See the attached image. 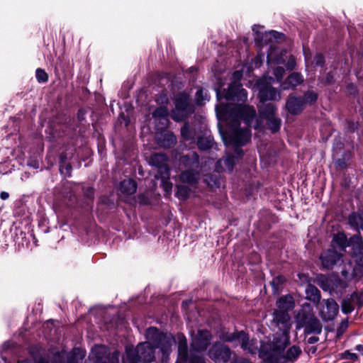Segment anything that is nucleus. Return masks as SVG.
Masks as SVG:
<instances>
[{
	"mask_svg": "<svg viewBox=\"0 0 363 363\" xmlns=\"http://www.w3.org/2000/svg\"><path fill=\"white\" fill-rule=\"evenodd\" d=\"M222 111L230 128L226 135L223 137V141L226 146H234L236 156L228 155L220 159L216 163V170L232 172L236 160L243 154L240 146L246 145L251 139L250 127L255 118L256 111L253 106L241 104L230 108L224 106Z\"/></svg>",
	"mask_w": 363,
	"mask_h": 363,
	"instance_id": "1",
	"label": "nucleus"
},
{
	"mask_svg": "<svg viewBox=\"0 0 363 363\" xmlns=\"http://www.w3.org/2000/svg\"><path fill=\"white\" fill-rule=\"evenodd\" d=\"M289 343V337H287L286 342L282 346L277 340L263 343L259 350V355L264 362L269 363L294 362L301 354V350L298 346L294 345L284 353Z\"/></svg>",
	"mask_w": 363,
	"mask_h": 363,
	"instance_id": "2",
	"label": "nucleus"
},
{
	"mask_svg": "<svg viewBox=\"0 0 363 363\" xmlns=\"http://www.w3.org/2000/svg\"><path fill=\"white\" fill-rule=\"evenodd\" d=\"M290 315L286 311L275 310L273 313L272 323L278 328L279 333H276L274 335L273 340L278 341L281 345H284L287 341L289 336L291 323Z\"/></svg>",
	"mask_w": 363,
	"mask_h": 363,
	"instance_id": "3",
	"label": "nucleus"
},
{
	"mask_svg": "<svg viewBox=\"0 0 363 363\" xmlns=\"http://www.w3.org/2000/svg\"><path fill=\"white\" fill-rule=\"evenodd\" d=\"M147 337L154 347L160 348L164 354H167L171 350V347L175 340L170 334L161 333L156 328H150L147 330Z\"/></svg>",
	"mask_w": 363,
	"mask_h": 363,
	"instance_id": "4",
	"label": "nucleus"
},
{
	"mask_svg": "<svg viewBox=\"0 0 363 363\" xmlns=\"http://www.w3.org/2000/svg\"><path fill=\"white\" fill-rule=\"evenodd\" d=\"M297 322L301 326L305 327L306 333L320 334L322 332L321 323L311 312L300 311L297 315Z\"/></svg>",
	"mask_w": 363,
	"mask_h": 363,
	"instance_id": "5",
	"label": "nucleus"
},
{
	"mask_svg": "<svg viewBox=\"0 0 363 363\" xmlns=\"http://www.w3.org/2000/svg\"><path fill=\"white\" fill-rule=\"evenodd\" d=\"M232 354L230 348L220 341L213 342L208 351V357L215 363H228Z\"/></svg>",
	"mask_w": 363,
	"mask_h": 363,
	"instance_id": "6",
	"label": "nucleus"
},
{
	"mask_svg": "<svg viewBox=\"0 0 363 363\" xmlns=\"http://www.w3.org/2000/svg\"><path fill=\"white\" fill-rule=\"evenodd\" d=\"M86 351L79 347L74 348L71 352L62 351L57 352L53 358L54 363H83Z\"/></svg>",
	"mask_w": 363,
	"mask_h": 363,
	"instance_id": "7",
	"label": "nucleus"
},
{
	"mask_svg": "<svg viewBox=\"0 0 363 363\" xmlns=\"http://www.w3.org/2000/svg\"><path fill=\"white\" fill-rule=\"evenodd\" d=\"M211 333L206 329L199 330L196 335L192 338L191 342V350L196 352L205 351L212 340Z\"/></svg>",
	"mask_w": 363,
	"mask_h": 363,
	"instance_id": "8",
	"label": "nucleus"
},
{
	"mask_svg": "<svg viewBox=\"0 0 363 363\" xmlns=\"http://www.w3.org/2000/svg\"><path fill=\"white\" fill-rule=\"evenodd\" d=\"M224 97L227 101L243 103L247 99V92L238 81H235L229 85Z\"/></svg>",
	"mask_w": 363,
	"mask_h": 363,
	"instance_id": "9",
	"label": "nucleus"
},
{
	"mask_svg": "<svg viewBox=\"0 0 363 363\" xmlns=\"http://www.w3.org/2000/svg\"><path fill=\"white\" fill-rule=\"evenodd\" d=\"M350 244L352 247V254L356 264L363 269V241L359 230L358 235H354L350 238Z\"/></svg>",
	"mask_w": 363,
	"mask_h": 363,
	"instance_id": "10",
	"label": "nucleus"
},
{
	"mask_svg": "<svg viewBox=\"0 0 363 363\" xmlns=\"http://www.w3.org/2000/svg\"><path fill=\"white\" fill-rule=\"evenodd\" d=\"M325 305L323 306L320 315L323 321H330L333 320L338 313L339 306L333 298H328L323 301Z\"/></svg>",
	"mask_w": 363,
	"mask_h": 363,
	"instance_id": "11",
	"label": "nucleus"
},
{
	"mask_svg": "<svg viewBox=\"0 0 363 363\" xmlns=\"http://www.w3.org/2000/svg\"><path fill=\"white\" fill-rule=\"evenodd\" d=\"M341 255L333 250L323 252L320 256L322 266L325 269H331L340 259Z\"/></svg>",
	"mask_w": 363,
	"mask_h": 363,
	"instance_id": "12",
	"label": "nucleus"
},
{
	"mask_svg": "<svg viewBox=\"0 0 363 363\" xmlns=\"http://www.w3.org/2000/svg\"><path fill=\"white\" fill-rule=\"evenodd\" d=\"M137 346L142 362L150 363L154 360L155 348L151 342L140 343Z\"/></svg>",
	"mask_w": 363,
	"mask_h": 363,
	"instance_id": "13",
	"label": "nucleus"
},
{
	"mask_svg": "<svg viewBox=\"0 0 363 363\" xmlns=\"http://www.w3.org/2000/svg\"><path fill=\"white\" fill-rule=\"evenodd\" d=\"M259 98L262 103L267 101H274L280 99V93L277 89L272 87L270 85H262L259 87Z\"/></svg>",
	"mask_w": 363,
	"mask_h": 363,
	"instance_id": "14",
	"label": "nucleus"
},
{
	"mask_svg": "<svg viewBox=\"0 0 363 363\" xmlns=\"http://www.w3.org/2000/svg\"><path fill=\"white\" fill-rule=\"evenodd\" d=\"M111 354L106 347L97 346L92 350L91 356L94 363H108Z\"/></svg>",
	"mask_w": 363,
	"mask_h": 363,
	"instance_id": "15",
	"label": "nucleus"
},
{
	"mask_svg": "<svg viewBox=\"0 0 363 363\" xmlns=\"http://www.w3.org/2000/svg\"><path fill=\"white\" fill-rule=\"evenodd\" d=\"M220 339L223 342H238L241 347H245L247 342L246 333L243 331L235 333H225L220 335Z\"/></svg>",
	"mask_w": 363,
	"mask_h": 363,
	"instance_id": "16",
	"label": "nucleus"
},
{
	"mask_svg": "<svg viewBox=\"0 0 363 363\" xmlns=\"http://www.w3.org/2000/svg\"><path fill=\"white\" fill-rule=\"evenodd\" d=\"M286 107L290 113L293 115L298 114L304 108L303 99L301 96H289Z\"/></svg>",
	"mask_w": 363,
	"mask_h": 363,
	"instance_id": "17",
	"label": "nucleus"
},
{
	"mask_svg": "<svg viewBox=\"0 0 363 363\" xmlns=\"http://www.w3.org/2000/svg\"><path fill=\"white\" fill-rule=\"evenodd\" d=\"M303 82V78L300 73L293 72L287 77L283 83H281V88L283 90L294 89Z\"/></svg>",
	"mask_w": 363,
	"mask_h": 363,
	"instance_id": "18",
	"label": "nucleus"
},
{
	"mask_svg": "<svg viewBox=\"0 0 363 363\" xmlns=\"http://www.w3.org/2000/svg\"><path fill=\"white\" fill-rule=\"evenodd\" d=\"M178 361L177 363L186 362L188 360V345L184 335H178Z\"/></svg>",
	"mask_w": 363,
	"mask_h": 363,
	"instance_id": "19",
	"label": "nucleus"
},
{
	"mask_svg": "<svg viewBox=\"0 0 363 363\" xmlns=\"http://www.w3.org/2000/svg\"><path fill=\"white\" fill-rule=\"evenodd\" d=\"M181 164L186 168L194 169L198 168L199 164V155L192 152L185 155H183L180 158Z\"/></svg>",
	"mask_w": 363,
	"mask_h": 363,
	"instance_id": "20",
	"label": "nucleus"
},
{
	"mask_svg": "<svg viewBox=\"0 0 363 363\" xmlns=\"http://www.w3.org/2000/svg\"><path fill=\"white\" fill-rule=\"evenodd\" d=\"M276 305L279 311H286L294 309L295 306L294 298L290 294L281 296L277 301Z\"/></svg>",
	"mask_w": 363,
	"mask_h": 363,
	"instance_id": "21",
	"label": "nucleus"
},
{
	"mask_svg": "<svg viewBox=\"0 0 363 363\" xmlns=\"http://www.w3.org/2000/svg\"><path fill=\"white\" fill-rule=\"evenodd\" d=\"M142 362L138 346L135 348L126 347L125 354L122 357V363H140Z\"/></svg>",
	"mask_w": 363,
	"mask_h": 363,
	"instance_id": "22",
	"label": "nucleus"
},
{
	"mask_svg": "<svg viewBox=\"0 0 363 363\" xmlns=\"http://www.w3.org/2000/svg\"><path fill=\"white\" fill-rule=\"evenodd\" d=\"M277 107L272 103L265 104L262 103V106L259 108V114L260 117L264 120L275 116Z\"/></svg>",
	"mask_w": 363,
	"mask_h": 363,
	"instance_id": "23",
	"label": "nucleus"
},
{
	"mask_svg": "<svg viewBox=\"0 0 363 363\" xmlns=\"http://www.w3.org/2000/svg\"><path fill=\"white\" fill-rule=\"evenodd\" d=\"M199 177V173L193 169H186L183 171L179 176L180 180L184 183L189 184H195L197 183Z\"/></svg>",
	"mask_w": 363,
	"mask_h": 363,
	"instance_id": "24",
	"label": "nucleus"
},
{
	"mask_svg": "<svg viewBox=\"0 0 363 363\" xmlns=\"http://www.w3.org/2000/svg\"><path fill=\"white\" fill-rule=\"evenodd\" d=\"M136 190L137 184L133 179H125L120 184V191L122 194L131 195L135 194Z\"/></svg>",
	"mask_w": 363,
	"mask_h": 363,
	"instance_id": "25",
	"label": "nucleus"
},
{
	"mask_svg": "<svg viewBox=\"0 0 363 363\" xmlns=\"http://www.w3.org/2000/svg\"><path fill=\"white\" fill-rule=\"evenodd\" d=\"M306 298L314 304L319 303L321 298L320 292L317 287L312 284H308L306 289Z\"/></svg>",
	"mask_w": 363,
	"mask_h": 363,
	"instance_id": "26",
	"label": "nucleus"
},
{
	"mask_svg": "<svg viewBox=\"0 0 363 363\" xmlns=\"http://www.w3.org/2000/svg\"><path fill=\"white\" fill-rule=\"evenodd\" d=\"M213 138L211 135H207L205 133L199 136L197 140V146L200 150H207L213 147Z\"/></svg>",
	"mask_w": 363,
	"mask_h": 363,
	"instance_id": "27",
	"label": "nucleus"
},
{
	"mask_svg": "<svg viewBox=\"0 0 363 363\" xmlns=\"http://www.w3.org/2000/svg\"><path fill=\"white\" fill-rule=\"evenodd\" d=\"M189 106V95L185 92L179 93L175 99V108L187 111Z\"/></svg>",
	"mask_w": 363,
	"mask_h": 363,
	"instance_id": "28",
	"label": "nucleus"
},
{
	"mask_svg": "<svg viewBox=\"0 0 363 363\" xmlns=\"http://www.w3.org/2000/svg\"><path fill=\"white\" fill-rule=\"evenodd\" d=\"M338 281L335 276L324 277L321 276L318 279L319 286L323 290L329 291L330 294L333 293V281Z\"/></svg>",
	"mask_w": 363,
	"mask_h": 363,
	"instance_id": "29",
	"label": "nucleus"
},
{
	"mask_svg": "<svg viewBox=\"0 0 363 363\" xmlns=\"http://www.w3.org/2000/svg\"><path fill=\"white\" fill-rule=\"evenodd\" d=\"M167 157L164 154L155 153L150 158V164L158 168L166 167Z\"/></svg>",
	"mask_w": 363,
	"mask_h": 363,
	"instance_id": "30",
	"label": "nucleus"
},
{
	"mask_svg": "<svg viewBox=\"0 0 363 363\" xmlns=\"http://www.w3.org/2000/svg\"><path fill=\"white\" fill-rule=\"evenodd\" d=\"M266 124L269 130L272 133H277L280 130L281 120L277 116L266 120Z\"/></svg>",
	"mask_w": 363,
	"mask_h": 363,
	"instance_id": "31",
	"label": "nucleus"
},
{
	"mask_svg": "<svg viewBox=\"0 0 363 363\" xmlns=\"http://www.w3.org/2000/svg\"><path fill=\"white\" fill-rule=\"evenodd\" d=\"M191 193V189L189 187L185 185H177V191L175 193L176 197H177L179 200L185 201L186 200Z\"/></svg>",
	"mask_w": 363,
	"mask_h": 363,
	"instance_id": "32",
	"label": "nucleus"
},
{
	"mask_svg": "<svg viewBox=\"0 0 363 363\" xmlns=\"http://www.w3.org/2000/svg\"><path fill=\"white\" fill-rule=\"evenodd\" d=\"M177 142L175 135L171 133H167L162 135V139L160 143L164 147H171Z\"/></svg>",
	"mask_w": 363,
	"mask_h": 363,
	"instance_id": "33",
	"label": "nucleus"
},
{
	"mask_svg": "<svg viewBox=\"0 0 363 363\" xmlns=\"http://www.w3.org/2000/svg\"><path fill=\"white\" fill-rule=\"evenodd\" d=\"M181 135L185 140H193L196 137V131L189 128L188 123H184L181 128Z\"/></svg>",
	"mask_w": 363,
	"mask_h": 363,
	"instance_id": "34",
	"label": "nucleus"
},
{
	"mask_svg": "<svg viewBox=\"0 0 363 363\" xmlns=\"http://www.w3.org/2000/svg\"><path fill=\"white\" fill-rule=\"evenodd\" d=\"M169 116V110L167 106H162L157 108L154 112L152 113V116L154 118H158L162 120L168 122L167 117Z\"/></svg>",
	"mask_w": 363,
	"mask_h": 363,
	"instance_id": "35",
	"label": "nucleus"
},
{
	"mask_svg": "<svg viewBox=\"0 0 363 363\" xmlns=\"http://www.w3.org/2000/svg\"><path fill=\"white\" fill-rule=\"evenodd\" d=\"M209 98L206 91L199 89L195 94V102L197 105H203L206 101H209Z\"/></svg>",
	"mask_w": 363,
	"mask_h": 363,
	"instance_id": "36",
	"label": "nucleus"
},
{
	"mask_svg": "<svg viewBox=\"0 0 363 363\" xmlns=\"http://www.w3.org/2000/svg\"><path fill=\"white\" fill-rule=\"evenodd\" d=\"M349 223L351 226L359 230V228H362V218L361 216L356 213H352L348 218Z\"/></svg>",
	"mask_w": 363,
	"mask_h": 363,
	"instance_id": "37",
	"label": "nucleus"
},
{
	"mask_svg": "<svg viewBox=\"0 0 363 363\" xmlns=\"http://www.w3.org/2000/svg\"><path fill=\"white\" fill-rule=\"evenodd\" d=\"M302 99H303L304 106L307 104H312L318 99V94L313 90H308Z\"/></svg>",
	"mask_w": 363,
	"mask_h": 363,
	"instance_id": "38",
	"label": "nucleus"
},
{
	"mask_svg": "<svg viewBox=\"0 0 363 363\" xmlns=\"http://www.w3.org/2000/svg\"><path fill=\"white\" fill-rule=\"evenodd\" d=\"M187 111L175 108L172 111V118L177 122L184 121L186 117Z\"/></svg>",
	"mask_w": 363,
	"mask_h": 363,
	"instance_id": "39",
	"label": "nucleus"
},
{
	"mask_svg": "<svg viewBox=\"0 0 363 363\" xmlns=\"http://www.w3.org/2000/svg\"><path fill=\"white\" fill-rule=\"evenodd\" d=\"M333 241L342 249L347 246H351L350 244V240L347 241V238L344 234H338L335 235L333 238Z\"/></svg>",
	"mask_w": 363,
	"mask_h": 363,
	"instance_id": "40",
	"label": "nucleus"
},
{
	"mask_svg": "<svg viewBox=\"0 0 363 363\" xmlns=\"http://www.w3.org/2000/svg\"><path fill=\"white\" fill-rule=\"evenodd\" d=\"M335 278L338 281H333V292H335L336 294L339 292L342 293V291L347 286V284L345 281L342 280L338 277L335 276Z\"/></svg>",
	"mask_w": 363,
	"mask_h": 363,
	"instance_id": "41",
	"label": "nucleus"
},
{
	"mask_svg": "<svg viewBox=\"0 0 363 363\" xmlns=\"http://www.w3.org/2000/svg\"><path fill=\"white\" fill-rule=\"evenodd\" d=\"M247 342L245 344V347H241L244 350H247L249 352L252 354H255L257 350V346L255 345L256 342H254L253 340H250L248 335L246 334Z\"/></svg>",
	"mask_w": 363,
	"mask_h": 363,
	"instance_id": "42",
	"label": "nucleus"
},
{
	"mask_svg": "<svg viewBox=\"0 0 363 363\" xmlns=\"http://www.w3.org/2000/svg\"><path fill=\"white\" fill-rule=\"evenodd\" d=\"M35 77L38 82L44 83L48 80V75L46 72L40 68H38L35 71Z\"/></svg>",
	"mask_w": 363,
	"mask_h": 363,
	"instance_id": "43",
	"label": "nucleus"
},
{
	"mask_svg": "<svg viewBox=\"0 0 363 363\" xmlns=\"http://www.w3.org/2000/svg\"><path fill=\"white\" fill-rule=\"evenodd\" d=\"M341 359H350L352 362H355L358 359V356L357 354L351 352L350 350H345L344 352L340 354Z\"/></svg>",
	"mask_w": 363,
	"mask_h": 363,
	"instance_id": "44",
	"label": "nucleus"
},
{
	"mask_svg": "<svg viewBox=\"0 0 363 363\" xmlns=\"http://www.w3.org/2000/svg\"><path fill=\"white\" fill-rule=\"evenodd\" d=\"M341 306H342V311L345 314L350 313L354 310L353 305L348 300H344L342 302Z\"/></svg>",
	"mask_w": 363,
	"mask_h": 363,
	"instance_id": "45",
	"label": "nucleus"
},
{
	"mask_svg": "<svg viewBox=\"0 0 363 363\" xmlns=\"http://www.w3.org/2000/svg\"><path fill=\"white\" fill-rule=\"evenodd\" d=\"M60 171L61 174L69 177L72 172V166L69 163L65 162V163L60 164Z\"/></svg>",
	"mask_w": 363,
	"mask_h": 363,
	"instance_id": "46",
	"label": "nucleus"
},
{
	"mask_svg": "<svg viewBox=\"0 0 363 363\" xmlns=\"http://www.w3.org/2000/svg\"><path fill=\"white\" fill-rule=\"evenodd\" d=\"M273 74L276 77L278 82H281L285 74V70L282 67H277L274 71Z\"/></svg>",
	"mask_w": 363,
	"mask_h": 363,
	"instance_id": "47",
	"label": "nucleus"
},
{
	"mask_svg": "<svg viewBox=\"0 0 363 363\" xmlns=\"http://www.w3.org/2000/svg\"><path fill=\"white\" fill-rule=\"evenodd\" d=\"M108 363H120V352L117 350L111 354Z\"/></svg>",
	"mask_w": 363,
	"mask_h": 363,
	"instance_id": "48",
	"label": "nucleus"
},
{
	"mask_svg": "<svg viewBox=\"0 0 363 363\" xmlns=\"http://www.w3.org/2000/svg\"><path fill=\"white\" fill-rule=\"evenodd\" d=\"M315 65L323 67L325 64V59L323 55L317 54L314 57Z\"/></svg>",
	"mask_w": 363,
	"mask_h": 363,
	"instance_id": "49",
	"label": "nucleus"
},
{
	"mask_svg": "<svg viewBox=\"0 0 363 363\" xmlns=\"http://www.w3.org/2000/svg\"><path fill=\"white\" fill-rule=\"evenodd\" d=\"M189 363H206L203 357L194 355L190 357Z\"/></svg>",
	"mask_w": 363,
	"mask_h": 363,
	"instance_id": "50",
	"label": "nucleus"
},
{
	"mask_svg": "<svg viewBox=\"0 0 363 363\" xmlns=\"http://www.w3.org/2000/svg\"><path fill=\"white\" fill-rule=\"evenodd\" d=\"M342 275L344 277V278L347 280H351L354 277V272H352V273H350L345 269H342L341 271Z\"/></svg>",
	"mask_w": 363,
	"mask_h": 363,
	"instance_id": "51",
	"label": "nucleus"
},
{
	"mask_svg": "<svg viewBox=\"0 0 363 363\" xmlns=\"http://www.w3.org/2000/svg\"><path fill=\"white\" fill-rule=\"evenodd\" d=\"M62 135H67L69 133V130H74V127L71 128V124H64L60 127Z\"/></svg>",
	"mask_w": 363,
	"mask_h": 363,
	"instance_id": "52",
	"label": "nucleus"
},
{
	"mask_svg": "<svg viewBox=\"0 0 363 363\" xmlns=\"http://www.w3.org/2000/svg\"><path fill=\"white\" fill-rule=\"evenodd\" d=\"M18 363H49V362L45 358L42 357L37 361H33V359H25V360L19 362Z\"/></svg>",
	"mask_w": 363,
	"mask_h": 363,
	"instance_id": "53",
	"label": "nucleus"
},
{
	"mask_svg": "<svg viewBox=\"0 0 363 363\" xmlns=\"http://www.w3.org/2000/svg\"><path fill=\"white\" fill-rule=\"evenodd\" d=\"M94 193V189L92 187L89 186L84 189V195L89 199H93Z\"/></svg>",
	"mask_w": 363,
	"mask_h": 363,
	"instance_id": "54",
	"label": "nucleus"
},
{
	"mask_svg": "<svg viewBox=\"0 0 363 363\" xmlns=\"http://www.w3.org/2000/svg\"><path fill=\"white\" fill-rule=\"evenodd\" d=\"M72 157V154L68 157L67 154L66 152H62L60 155V157H59V163L60 164H62V163H65V162H67V160L69 159H71Z\"/></svg>",
	"mask_w": 363,
	"mask_h": 363,
	"instance_id": "55",
	"label": "nucleus"
},
{
	"mask_svg": "<svg viewBox=\"0 0 363 363\" xmlns=\"http://www.w3.org/2000/svg\"><path fill=\"white\" fill-rule=\"evenodd\" d=\"M295 58L293 56H291L289 59L288 63L286 65V67L289 69H293L295 66Z\"/></svg>",
	"mask_w": 363,
	"mask_h": 363,
	"instance_id": "56",
	"label": "nucleus"
},
{
	"mask_svg": "<svg viewBox=\"0 0 363 363\" xmlns=\"http://www.w3.org/2000/svg\"><path fill=\"white\" fill-rule=\"evenodd\" d=\"M335 164L337 167L340 168H345L346 167V163L343 159H338L335 162Z\"/></svg>",
	"mask_w": 363,
	"mask_h": 363,
	"instance_id": "57",
	"label": "nucleus"
},
{
	"mask_svg": "<svg viewBox=\"0 0 363 363\" xmlns=\"http://www.w3.org/2000/svg\"><path fill=\"white\" fill-rule=\"evenodd\" d=\"M284 281V278L281 276L274 278L272 281L273 284H281Z\"/></svg>",
	"mask_w": 363,
	"mask_h": 363,
	"instance_id": "58",
	"label": "nucleus"
},
{
	"mask_svg": "<svg viewBox=\"0 0 363 363\" xmlns=\"http://www.w3.org/2000/svg\"><path fill=\"white\" fill-rule=\"evenodd\" d=\"M333 81V75L331 73H328L325 77V82L328 84H330Z\"/></svg>",
	"mask_w": 363,
	"mask_h": 363,
	"instance_id": "59",
	"label": "nucleus"
},
{
	"mask_svg": "<svg viewBox=\"0 0 363 363\" xmlns=\"http://www.w3.org/2000/svg\"><path fill=\"white\" fill-rule=\"evenodd\" d=\"M9 194L8 192H6V191H1V192L0 198L2 200H6L7 199H9Z\"/></svg>",
	"mask_w": 363,
	"mask_h": 363,
	"instance_id": "60",
	"label": "nucleus"
},
{
	"mask_svg": "<svg viewBox=\"0 0 363 363\" xmlns=\"http://www.w3.org/2000/svg\"><path fill=\"white\" fill-rule=\"evenodd\" d=\"M242 73L240 71H235L233 73V78L235 79H240L242 77Z\"/></svg>",
	"mask_w": 363,
	"mask_h": 363,
	"instance_id": "61",
	"label": "nucleus"
},
{
	"mask_svg": "<svg viewBox=\"0 0 363 363\" xmlns=\"http://www.w3.org/2000/svg\"><path fill=\"white\" fill-rule=\"evenodd\" d=\"M172 184L171 183L164 184V188L166 191L169 192L172 189Z\"/></svg>",
	"mask_w": 363,
	"mask_h": 363,
	"instance_id": "62",
	"label": "nucleus"
},
{
	"mask_svg": "<svg viewBox=\"0 0 363 363\" xmlns=\"http://www.w3.org/2000/svg\"><path fill=\"white\" fill-rule=\"evenodd\" d=\"M318 340V338L316 337H311L308 338V342L310 344H313Z\"/></svg>",
	"mask_w": 363,
	"mask_h": 363,
	"instance_id": "63",
	"label": "nucleus"
},
{
	"mask_svg": "<svg viewBox=\"0 0 363 363\" xmlns=\"http://www.w3.org/2000/svg\"><path fill=\"white\" fill-rule=\"evenodd\" d=\"M234 363H252V362L247 359H239L236 360Z\"/></svg>",
	"mask_w": 363,
	"mask_h": 363,
	"instance_id": "64",
	"label": "nucleus"
}]
</instances>
